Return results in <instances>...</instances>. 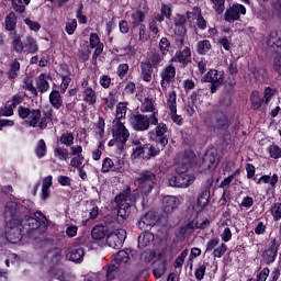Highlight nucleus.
<instances>
[{"mask_svg":"<svg viewBox=\"0 0 281 281\" xmlns=\"http://www.w3.org/2000/svg\"><path fill=\"white\" fill-rule=\"evenodd\" d=\"M35 217L25 215L24 217H8L5 215L7 225L4 228L5 238L9 243L16 244L25 236V234H32V232L42 227L47 229L49 221L41 211L34 213Z\"/></svg>","mask_w":281,"mask_h":281,"instance_id":"f257e3e1","label":"nucleus"},{"mask_svg":"<svg viewBox=\"0 0 281 281\" xmlns=\"http://www.w3.org/2000/svg\"><path fill=\"white\" fill-rule=\"evenodd\" d=\"M175 168L178 173V186H180V188H188V186H192V183H194V175L188 173L190 168H192L190 165V158H182L181 161L176 162Z\"/></svg>","mask_w":281,"mask_h":281,"instance_id":"f03ea898","label":"nucleus"},{"mask_svg":"<svg viewBox=\"0 0 281 281\" xmlns=\"http://www.w3.org/2000/svg\"><path fill=\"white\" fill-rule=\"evenodd\" d=\"M114 201L119 207L117 216L124 221L131 212V205L135 203V195L131 194V188H127L125 191L116 195Z\"/></svg>","mask_w":281,"mask_h":281,"instance_id":"7ed1b4c3","label":"nucleus"},{"mask_svg":"<svg viewBox=\"0 0 281 281\" xmlns=\"http://www.w3.org/2000/svg\"><path fill=\"white\" fill-rule=\"evenodd\" d=\"M150 124H157V113L150 115L136 113L131 117V126L134 131H148V128H150Z\"/></svg>","mask_w":281,"mask_h":281,"instance_id":"20e7f679","label":"nucleus"},{"mask_svg":"<svg viewBox=\"0 0 281 281\" xmlns=\"http://www.w3.org/2000/svg\"><path fill=\"white\" fill-rule=\"evenodd\" d=\"M32 210H34V202L31 200H23L20 204L16 202H8L4 209V216L14 218L16 217V212H27V214H32Z\"/></svg>","mask_w":281,"mask_h":281,"instance_id":"39448f33","label":"nucleus"},{"mask_svg":"<svg viewBox=\"0 0 281 281\" xmlns=\"http://www.w3.org/2000/svg\"><path fill=\"white\" fill-rule=\"evenodd\" d=\"M18 115L21 120H25L26 124L32 128H36V126H38V122H41V109H30L20 105L18 109Z\"/></svg>","mask_w":281,"mask_h":281,"instance_id":"423d86ee","label":"nucleus"},{"mask_svg":"<svg viewBox=\"0 0 281 281\" xmlns=\"http://www.w3.org/2000/svg\"><path fill=\"white\" fill-rule=\"evenodd\" d=\"M156 126L154 132H149L150 139L159 144L161 148H166L168 146V125L166 123H159V117H157V124H151Z\"/></svg>","mask_w":281,"mask_h":281,"instance_id":"0eeeda50","label":"nucleus"},{"mask_svg":"<svg viewBox=\"0 0 281 281\" xmlns=\"http://www.w3.org/2000/svg\"><path fill=\"white\" fill-rule=\"evenodd\" d=\"M135 183L145 194H148L155 188V183H157V176L153 171H142L139 177L136 178Z\"/></svg>","mask_w":281,"mask_h":281,"instance_id":"6e6552de","label":"nucleus"},{"mask_svg":"<svg viewBox=\"0 0 281 281\" xmlns=\"http://www.w3.org/2000/svg\"><path fill=\"white\" fill-rule=\"evenodd\" d=\"M204 124L209 128H227V114L223 112H207L204 117Z\"/></svg>","mask_w":281,"mask_h":281,"instance_id":"1a4fd4ad","label":"nucleus"},{"mask_svg":"<svg viewBox=\"0 0 281 281\" xmlns=\"http://www.w3.org/2000/svg\"><path fill=\"white\" fill-rule=\"evenodd\" d=\"M112 135L117 142V148L124 150V147L131 137V132H128V128H126L123 122L114 123Z\"/></svg>","mask_w":281,"mask_h":281,"instance_id":"9d476101","label":"nucleus"},{"mask_svg":"<svg viewBox=\"0 0 281 281\" xmlns=\"http://www.w3.org/2000/svg\"><path fill=\"white\" fill-rule=\"evenodd\" d=\"M125 240L126 231L123 228L114 229L106 238V243L112 249H122Z\"/></svg>","mask_w":281,"mask_h":281,"instance_id":"9b49d317","label":"nucleus"},{"mask_svg":"<svg viewBox=\"0 0 281 281\" xmlns=\"http://www.w3.org/2000/svg\"><path fill=\"white\" fill-rule=\"evenodd\" d=\"M177 76V68L172 65L166 66L160 72V87L162 91H168L170 89V83L175 82V77Z\"/></svg>","mask_w":281,"mask_h":281,"instance_id":"f8f14e48","label":"nucleus"},{"mask_svg":"<svg viewBox=\"0 0 281 281\" xmlns=\"http://www.w3.org/2000/svg\"><path fill=\"white\" fill-rule=\"evenodd\" d=\"M159 216L153 211L147 212L137 223L138 229L142 232H150L155 225H157Z\"/></svg>","mask_w":281,"mask_h":281,"instance_id":"ddd939ff","label":"nucleus"},{"mask_svg":"<svg viewBox=\"0 0 281 281\" xmlns=\"http://www.w3.org/2000/svg\"><path fill=\"white\" fill-rule=\"evenodd\" d=\"M240 14H247V9L243 4H233L225 11L224 19L227 23H234V21H239Z\"/></svg>","mask_w":281,"mask_h":281,"instance_id":"4468645a","label":"nucleus"},{"mask_svg":"<svg viewBox=\"0 0 281 281\" xmlns=\"http://www.w3.org/2000/svg\"><path fill=\"white\" fill-rule=\"evenodd\" d=\"M204 82H211V93H216L218 87L223 85V72L210 70L204 77Z\"/></svg>","mask_w":281,"mask_h":281,"instance_id":"2eb2a0df","label":"nucleus"},{"mask_svg":"<svg viewBox=\"0 0 281 281\" xmlns=\"http://www.w3.org/2000/svg\"><path fill=\"white\" fill-rule=\"evenodd\" d=\"M89 41L91 49H94L92 60H98V56L104 52V44L100 42V36L97 33H91Z\"/></svg>","mask_w":281,"mask_h":281,"instance_id":"dca6fc26","label":"nucleus"},{"mask_svg":"<svg viewBox=\"0 0 281 281\" xmlns=\"http://www.w3.org/2000/svg\"><path fill=\"white\" fill-rule=\"evenodd\" d=\"M179 198L175 195H166L162 199V210L165 214H172L179 207Z\"/></svg>","mask_w":281,"mask_h":281,"instance_id":"f3484780","label":"nucleus"},{"mask_svg":"<svg viewBox=\"0 0 281 281\" xmlns=\"http://www.w3.org/2000/svg\"><path fill=\"white\" fill-rule=\"evenodd\" d=\"M67 258L68 260H71V262H82L85 258V249L79 245H72L68 249Z\"/></svg>","mask_w":281,"mask_h":281,"instance_id":"a211bd4d","label":"nucleus"},{"mask_svg":"<svg viewBox=\"0 0 281 281\" xmlns=\"http://www.w3.org/2000/svg\"><path fill=\"white\" fill-rule=\"evenodd\" d=\"M192 58V50L190 47L186 46L183 49L180 48L171 59V63H181L182 65H188Z\"/></svg>","mask_w":281,"mask_h":281,"instance_id":"6ab92c4d","label":"nucleus"},{"mask_svg":"<svg viewBox=\"0 0 281 281\" xmlns=\"http://www.w3.org/2000/svg\"><path fill=\"white\" fill-rule=\"evenodd\" d=\"M268 47H272L274 52H278L280 54L281 52V37L278 35V31H271L268 35L267 40ZM277 47V49H276Z\"/></svg>","mask_w":281,"mask_h":281,"instance_id":"aec40b11","label":"nucleus"},{"mask_svg":"<svg viewBox=\"0 0 281 281\" xmlns=\"http://www.w3.org/2000/svg\"><path fill=\"white\" fill-rule=\"evenodd\" d=\"M140 111L142 113H151V115H155L156 113V119L159 117V111L150 98H145L142 101Z\"/></svg>","mask_w":281,"mask_h":281,"instance_id":"412c9836","label":"nucleus"},{"mask_svg":"<svg viewBox=\"0 0 281 281\" xmlns=\"http://www.w3.org/2000/svg\"><path fill=\"white\" fill-rule=\"evenodd\" d=\"M140 78L145 82H150V80H153V64H150V61L140 63Z\"/></svg>","mask_w":281,"mask_h":281,"instance_id":"4be33fe9","label":"nucleus"},{"mask_svg":"<svg viewBox=\"0 0 281 281\" xmlns=\"http://www.w3.org/2000/svg\"><path fill=\"white\" fill-rule=\"evenodd\" d=\"M218 166V158L213 154H205L202 160V168H207L209 170H216Z\"/></svg>","mask_w":281,"mask_h":281,"instance_id":"5701e85b","label":"nucleus"},{"mask_svg":"<svg viewBox=\"0 0 281 281\" xmlns=\"http://www.w3.org/2000/svg\"><path fill=\"white\" fill-rule=\"evenodd\" d=\"M155 240V235L148 231H145L138 236V247L144 249L145 247H150Z\"/></svg>","mask_w":281,"mask_h":281,"instance_id":"b1692460","label":"nucleus"},{"mask_svg":"<svg viewBox=\"0 0 281 281\" xmlns=\"http://www.w3.org/2000/svg\"><path fill=\"white\" fill-rule=\"evenodd\" d=\"M48 100L49 104L53 106V109H56V111L60 110V106H63V97L58 90H53L49 93Z\"/></svg>","mask_w":281,"mask_h":281,"instance_id":"393cba45","label":"nucleus"},{"mask_svg":"<svg viewBox=\"0 0 281 281\" xmlns=\"http://www.w3.org/2000/svg\"><path fill=\"white\" fill-rule=\"evenodd\" d=\"M48 78L49 76L45 74H41L36 78V88L41 93H47V91H49V81H47Z\"/></svg>","mask_w":281,"mask_h":281,"instance_id":"a878e982","label":"nucleus"},{"mask_svg":"<svg viewBox=\"0 0 281 281\" xmlns=\"http://www.w3.org/2000/svg\"><path fill=\"white\" fill-rule=\"evenodd\" d=\"M210 203V191H202L201 194L196 199V209L201 212L202 209L205 207Z\"/></svg>","mask_w":281,"mask_h":281,"instance_id":"bb28decb","label":"nucleus"},{"mask_svg":"<svg viewBox=\"0 0 281 281\" xmlns=\"http://www.w3.org/2000/svg\"><path fill=\"white\" fill-rule=\"evenodd\" d=\"M83 100L87 104H95L98 95H95V90L91 87H87L83 91Z\"/></svg>","mask_w":281,"mask_h":281,"instance_id":"cd10ccee","label":"nucleus"},{"mask_svg":"<svg viewBox=\"0 0 281 281\" xmlns=\"http://www.w3.org/2000/svg\"><path fill=\"white\" fill-rule=\"evenodd\" d=\"M19 71H21V63L15 59L13 63L10 64V69L7 72L9 80H14L15 78H18Z\"/></svg>","mask_w":281,"mask_h":281,"instance_id":"c85d7f7f","label":"nucleus"},{"mask_svg":"<svg viewBox=\"0 0 281 281\" xmlns=\"http://www.w3.org/2000/svg\"><path fill=\"white\" fill-rule=\"evenodd\" d=\"M93 240H102L106 237V227L102 225L94 226L91 232Z\"/></svg>","mask_w":281,"mask_h":281,"instance_id":"c756f323","label":"nucleus"},{"mask_svg":"<svg viewBox=\"0 0 281 281\" xmlns=\"http://www.w3.org/2000/svg\"><path fill=\"white\" fill-rule=\"evenodd\" d=\"M5 30L9 32H14L16 29V14L14 12H10L4 20Z\"/></svg>","mask_w":281,"mask_h":281,"instance_id":"7c9ffc66","label":"nucleus"},{"mask_svg":"<svg viewBox=\"0 0 281 281\" xmlns=\"http://www.w3.org/2000/svg\"><path fill=\"white\" fill-rule=\"evenodd\" d=\"M166 98H167V108L169 109V111L177 110V91L172 89L167 93Z\"/></svg>","mask_w":281,"mask_h":281,"instance_id":"2f4dec72","label":"nucleus"},{"mask_svg":"<svg viewBox=\"0 0 281 281\" xmlns=\"http://www.w3.org/2000/svg\"><path fill=\"white\" fill-rule=\"evenodd\" d=\"M24 47L30 54H36V52H38V44L36 43V40H34V37L32 36H27L25 38Z\"/></svg>","mask_w":281,"mask_h":281,"instance_id":"473e14b6","label":"nucleus"},{"mask_svg":"<svg viewBox=\"0 0 281 281\" xmlns=\"http://www.w3.org/2000/svg\"><path fill=\"white\" fill-rule=\"evenodd\" d=\"M132 27L135 29L139 25H142V23H144V19H146V14H144L143 11H135L134 13H132Z\"/></svg>","mask_w":281,"mask_h":281,"instance_id":"72a5a7b5","label":"nucleus"},{"mask_svg":"<svg viewBox=\"0 0 281 281\" xmlns=\"http://www.w3.org/2000/svg\"><path fill=\"white\" fill-rule=\"evenodd\" d=\"M131 250H120L116 255H113L112 258L116 265H120L121 262L126 263L130 259Z\"/></svg>","mask_w":281,"mask_h":281,"instance_id":"f704fd0d","label":"nucleus"},{"mask_svg":"<svg viewBox=\"0 0 281 281\" xmlns=\"http://www.w3.org/2000/svg\"><path fill=\"white\" fill-rule=\"evenodd\" d=\"M250 102L252 109L258 110L260 106H262V103L265 102V99L260 95L259 91H252L251 97H250Z\"/></svg>","mask_w":281,"mask_h":281,"instance_id":"c9c22d12","label":"nucleus"},{"mask_svg":"<svg viewBox=\"0 0 281 281\" xmlns=\"http://www.w3.org/2000/svg\"><path fill=\"white\" fill-rule=\"evenodd\" d=\"M145 148H146L145 159H153V157H157L159 153H161V148H159V145L146 144Z\"/></svg>","mask_w":281,"mask_h":281,"instance_id":"e433bc0d","label":"nucleus"},{"mask_svg":"<svg viewBox=\"0 0 281 281\" xmlns=\"http://www.w3.org/2000/svg\"><path fill=\"white\" fill-rule=\"evenodd\" d=\"M54 155L59 161H67L69 159V149L65 147L57 146L54 150Z\"/></svg>","mask_w":281,"mask_h":281,"instance_id":"4c0bfd02","label":"nucleus"},{"mask_svg":"<svg viewBox=\"0 0 281 281\" xmlns=\"http://www.w3.org/2000/svg\"><path fill=\"white\" fill-rule=\"evenodd\" d=\"M210 49H212V43H210V40H203L198 42V54H200L201 56H205V54H207Z\"/></svg>","mask_w":281,"mask_h":281,"instance_id":"58836bf2","label":"nucleus"},{"mask_svg":"<svg viewBox=\"0 0 281 281\" xmlns=\"http://www.w3.org/2000/svg\"><path fill=\"white\" fill-rule=\"evenodd\" d=\"M126 117V105L124 103H119L116 106V117L113 121V124H117V122H122Z\"/></svg>","mask_w":281,"mask_h":281,"instance_id":"ea45409f","label":"nucleus"},{"mask_svg":"<svg viewBox=\"0 0 281 281\" xmlns=\"http://www.w3.org/2000/svg\"><path fill=\"white\" fill-rule=\"evenodd\" d=\"M134 146H136L133 149L134 153V157H142V155L146 156V144L142 145V142H139L138 139L133 140Z\"/></svg>","mask_w":281,"mask_h":281,"instance_id":"a19ab883","label":"nucleus"},{"mask_svg":"<svg viewBox=\"0 0 281 281\" xmlns=\"http://www.w3.org/2000/svg\"><path fill=\"white\" fill-rule=\"evenodd\" d=\"M74 134L71 132H65L61 134L59 142L60 144H63L64 146H74Z\"/></svg>","mask_w":281,"mask_h":281,"instance_id":"79ce46f5","label":"nucleus"},{"mask_svg":"<svg viewBox=\"0 0 281 281\" xmlns=\"http://www.w3.org/2000/svg\"><path fill=\"white\" fill-rule=\"evenodd\" d=\"M278 256L276 247L271 246L263 252V258L268 262V265H271V262H276V257Z\"/></svg>","mask_w":281,"mask_h":281,"instance_id":"37998d69","label":"nucleus"},{"mask_svg":"<svg viewBox=\"0 0 281 281\" xmlns=\"http://www.w3.org/2000/svg\"><path fill=\"white\" fill-rule=\"evenodd\" d=\"M210 1L214 12H216L217 14H223V12H225L226 0H210Z\"/></svg>","mask_w":281,"mask_h":281,"instance_id":"c03bdc74","label":"nucleus"},{"mask_svg":"<svg viewBox=\"0 0 281 281\" xmlns=\"http://www.w3.org/2000/svg\"><path fill=\"white\" fill-rule=\"evenodd\" d=\"M150 38V33L146 29V24H140L138 27V40L140 43H146Z\"/></svg>","mask_w":281,"mask_h":281,"instance_id":"a18cd8bd","label":"nucleus"},{"mask_svg":"<svg viewBox=\"0 0 281 281\" xmlns=\"http://www.w3.org/2000/svg\"><path fill=\"white\" fill-rule=\"evenodd\" d=\"M164 273H166V261L156 262L154 268L155 278H161Z\"/></svg>","mask_w":281,"mask_h":281,"instance_id":"49530a36","label":"nucleus"},{"mask_svg":"<svg viewBox=\"0 0 281 281\" xmlns=\"http://www.w3.org/2000/svg\"><path fill=\"white\" fill-rule=\"evenodd\" d=\"M252 74L254 78H256L258 82H265L267 78H269V75L265 68H257Z\"/></svg>","mask_w":281,"mask_h":281,"instance_id":"de8ad7c7","label":"nucleus"},{"mask_svg":"<svg viewBox=\"0 0 281 281\" xmlns=\"http://www.w3.org/2000/svg\"><path fill=\"white\" fill-rule=\"evenodd\" d=\"M115 166V162L113 161V159L106 157L103 159L102 161V168H101V172H113V168Z\"/></svg>","mask_w":281,"mask_h":281,"instance_id":"09e8293b","label":"nucleus"},{"mask_svg":"<svg viewBox=\"0 0 281 281\" xmlns=\"http://www.w3.org/2000/svg\"><path fill=\"white\" fill-rule=\"evenodd\" d=\"M50 122H52V114L44 113L37 123L40 131H45V128H47V124Z\"/></svg>","mask_w":281,"mask_h":281,"instance_id":"8fccbe9b","label":"nucleus"},{"mask_svg":"<svg viewBox=\"0 0 281 281\" xmlns=\"http://www.w3.org/2000/svg\"><path fill=\"white\" fill-rule=\"evenodd\" d=\"M269 273H271L269 268H263L262 270L257 271L256 279H248L247 281H267Z\"/></svg>","mask_w":281,"mask_h":281,"instance_id":"3c124183","label":"nucleus"},{"mask_svg":"<svg viewBox=\"0 0 281 281\" xmlns=\"http://www.w3.org/2000/svg\"><path fill=\"white\" fill-rule=\"evenodd\" d=\"M35 153H36V156L38 157V159H43V156L47 154V146L45 145L44 139L38 140Z\"/></svg>","mask_w":281,"mask_h":281,"instance_id":"603ef678","label":"nucleus"},{"mask_svg":"<svg viewBox=\"0 0 281 281\" xmlns=\"http://www.w3.org/2000/svg\"><path fill=\"white\" fill-rule=\"evenodd\" d=\"M262 183H269L270 187L276 188V184L279 181L278 173H274L273 176L265 175L261 177Z\"/></svg>","mask_w":281,"mask_h":281,"instance_id":"864d4df0","label":"nucleus"},{"mask_svg":"<svg viewBox=\"0 0 281 281\" xmlns=\"http://www.w3.org/2000/svg\"><path fill=\"white\" fill-rule=\"evenodd\" d=\"M273 221L278 222L281 220V203H274L270 207Z\"/></svg>","mask_w":281,"mask_h":281,"instance_id":"5fc2aeb1","label":"nucleus"},{"mask_svg":"<svg viewBox=\"0 0 281 281\" xmlns=\"http://www.w3.org/2000/svg\"><path fill=\"white\" fill-rule=\"evenodd\" d=\"M159 48H160L162 56H166V54H168V52H170V40H168V37L160 38Z\"/></svg>","mask_w":281,"mask_h":281,"instance_id":"6e6d98bb","label":"nucleus"},{"mask_svg":"<svg viewBox=\"0 0 281 281\" xmlns=\"http://www.w3.org/2000/svg\"><path fill=\"white\" fill-rule=\"evenodd\" d=\"M186 258H188V249H184V250L181 251V254L175 260L173 267L176 269H179V268L183 267V262H186Z\"/></svg>","mask_w":281,"mask_h":281,"instance_id":"4d7b16f0","label":"nucleus"},{"mask_svg":"<svg viewBox=\"0 0 281 281\" xmlns=\"http://www.w3.org/2000/svg\"><path fill=\"white\" fill-rule=\"evenodd\" d=\"M13 49L18 52V54H21L25 49V45H23L21 36L19 35L13 36Z\"/></svg>","mask_w":281,"mask_h":281,"instance_id":"13d9d810","label":"nucleus"},{"mask_svg":"<svg viewBox=\"0 0 281 281\" xmlns=\"http://www.w3.org/2000/svg\"><path fill=\"white\" fill-rule=\"evenodd\" d=\"M24 86L23 88L26 89V91H30L31 93H33L34 95L37 94L36 88L34 87V81L32 80V78L30 77H25L23 79Z\"/></svg>","mask_w":281,"mask_h":281,"instance_id":"bf43d9fd","label":"nucleus"},{"mask_svg":"<svg viewBox=\"0 0 281 281\" xmlns=\"http://www.w3.org/2000/svg\"><path fill=\"white\" fill-rule=\"evenodd\" d=\"M48 256L52 258L53 265H58L63 260V252L58 248H55Z\"/></svg>","mask_w":281,"mask_h":281,"instance_id":"052dcab7","label":"nucleus"},{"mask_svg":"<svg viewBox=\"0 0 281 281\" xmlns=\"http://www.w3.org/2000/svg\"><path fill=\"white\" fill-rule=\"evenodd\" d=\"M268 153L272 159H280L281 157V148L278 145H271L268 148Z\"/></svg>","mask_w":281,"mask_h":281,"instance_id":"680f3d73","label":"nucleus"},{"mask_svg":"<svg viewBox=\"0 0 281 281\" xmlns=\"http://www.w3.org/2000/svg\"><path fill=\"white\" fill-rule=\"evenodd\" d=\"M0 115L4 117H10L14 115V108L12 106V103H10V101H8L4 105V109L0 111Z\"/></svg>","mask_w":281,"mask_h":281,"instance_id":"e2e57ef3","label":"nucleus"},{"mask_svg":"<svg viewBox=\"0 0 281 281\" xmlns=\"http://www.w3.org/2000/svg\"><path fill=\"white\" fill-rule=\"evenodd\" d=\"M206 269H207V267L205 266V263H200L198 266V268L195 269V272H194L196 280H203V278H205Z\"/></svg>","mask_w":281,"mask_h":281,"instance_id":"0e129e2a","label":"nucleus"},{"mask_svg":"<svg viewBox=\"0 0 281 281\" xmlns=\"http://www.w3.org/2000/svg\"><path fill=\"white\" fill-rule=\"evenodd\" d=\"M76 27H78V21L76 19L68 20L66 22V32L71 36L76 32Z\"/></svg>","mask_w":281,"mask_h":281,"instance_id":"69168bd1","label":"nucleus"},{"mask_svg":"<svg viewBox=\"0 0 281 281\" xmlns=\"http://www.w3.org/2000/svg\"><path fill=\"white\" fill-rule=\"evenodd\" d=\"M227 251V245L221 244L213 250L214 258H223V255Z\"/></svg>","mask_w":281,"mask_h":281,"instance_id":"338daca9","label":"nucleus"},{"mask_svg":"<svg viewBox=\"0 0 281 281\" xmlns=\"http://www.w3.org/2000/svg\"><path fill=\"white\" fill-rule=\"evenodd\" d=\"M199 16H201V9L196 7L187 12L188 21H194V19H199Z\"/></svg>","mask_w":281,"mask_h":281,"instance_id":"774afa93","label":"nucleus"}]
</instances>
